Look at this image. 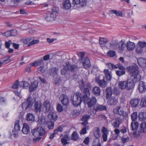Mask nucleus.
Masks as SVG:
<instances>
[{
	"instance_id": "nucleus-1",
	"label": "nucleus",
	"mask_w": 146,
	"mask_h": 146,
	"mask_svg": "<svg viewBox=\"0 0 146 146\" xmlns=\"http://www.w3.org/2000/svg\"><path fill=\"white\" fill-rule=\"evenodd\" d=\"M51 11L48 12L46 14L45 20L48 21H52L55 20L58 15L59 8L57 7H54Z\"/></svg>"
},
{
	"instance_id": "nucleus-2",
	"label": "nucleus",
	"mask_w": 146,
	"mask_h": 146,
	"mask_svg": "<svg viewBox=\"0 0 146 146\" xmlns=\"http://www.w3.org/2000/svg\"><path fill=\"white\" fill-rule=\"evenodd\" d=\"M82 95L81 93L77 92L71 98L72 104L75 106L77 107L82 102Z\"/></svg>"
},
{
	"instance_id": "nucleus-3",
	"label": "nucleus",
	"mask_w": 146,
	"mask_h": 146,
	"mask_svg": "<svg viewBox=\"0 0 146 146\" xmlns=\"http://www.w3.org/2000/svg\"><path fill=\"white\" fill-rule=\"evenodd\" d=\"M121 107L118 106L113 110V112L115 114L122 116L123 117L126 119L128 117V114L127 112L122 110H120Z\"/></svg>"
},
{
	"instance_id": "nucleus-4",
	"label": "nucleus",
	"mask_w": 146,
	"mask_h": 146,
	"mask_svg": "<svg viewBox=\"0 0 146 146\" xmlns=\"http://www.w3.org/2000/svg\"><path fill=\"white\" fill-rule=\"evenodd\" d=\"M33 100L30 96H29L27 99L22 103V108L23 109L26 110L30 108L33 106Z\"/></svg>"
},
{
	"instance_id": "nucleus-5",
	"label": "nucleus",
	"mask_w": 146,
	"mask_h": 146,
	"mask_svg": "<svg viewBox=\"0 0 146 146\" xmlns=\"http://www.w3.org/2000/svg\"><path fill=\"white\" fill-rule=\"evenodd\" d=\"M33 105L34 111L35 112L40 113L41 111L42 104L39 101L37 100L34 98Z\"/></svg>"
},
{
	"instance_id": "nucleus-6",
	"label": "nucleus",
	"mask_w": 146,
	"mask_h": 146,
	"mask_svg": "<svg viewBox=\"0 0 146 146\" xmlns=\"http://www.w3.org/2000/svg\"><path fill=\"white\" fill-rule=\"evenodd\" d=\"M63 106H67L70 103V100L68 97L65 94L61 95L59 98Z\"/></svg>"
},
{
	"instance_id": "nucleus-7",
	"label": "nucleus",
	"mask_w": 146,
	"mask_h": 146,
	"mask_svg": "<svg viewBox=\"0 0 146 146\" xmlns=\"http://www.w3.org/2000/svg\"><path fill=\"white\" fill-rule=\"evenodd\" d=\"M127 69L129 72L131 74V75L138 73L139 72L138 66L136 64L127 67Z\"/></svg>"
},
{
	"instance_id": "nucleus-8",
	"label": "nucleus",
	"mask_w": 146,
	"mask_h": 146,
	"mask_svg": "<svg viewBox=\"0 0 146 146\" xmlns=\"http://www.w3.org/2000/svg\"><path fill=\"white\" fill-rule=\"evenodd\" d=\"M96 82L97 83L98 85L102 88H104L107 86V82L105 81L104 78V77L102 80L100 79L99 76H96Z\"/></svg>"
},
{
	"instance_id": "nucleus-9",
	"label": "nucleus",
	"mask_w": 146,
	"mask_h": 146,
	"mask_svg": "<svg viewBox=\"0 0 146 146\" xmlns=\"http://www.w3.org/2000/svg\"><path fill=\"white\" fill-rule=\"evenodd\" d=\"M122 122V119L120 117H117L113 120L112 125L114 128H118Z\"/></svg>"
},
{
	"instance_id": "nucleus-10",
	"label": "nucleus",
	"mask_w": 146,
	"mask_h": 146,
	"mask_svg": "<svg viewBox=\"0 0 146 146\" xmlns=\"http://www.w3.org/2000/svg\"><path fill=\"white\" fill-rule=\"evenodd\" d=\"M138 89L139 92L141 93H144L146 91V84L142 81L139 82L138 85Z\"/></svg>"
},
{
	"instance_id": "nucleus-11",
	"label": "nucleus",
	"mask_w": 146,
	"mask_h": 146,
	"mask_svg": "<svg viewBox=\"0 0 146 146\" xmlns=\"http://www.w3.org/2000/svg\"><path fill=\"white\" fill-rule=\"evenodd\" d=\"M65 67L67 68L68 70L73 72H76L78 70L76 65L75 64H71L68 62H66Z\"/></svg>"
},
{
	"instance_id": "nucleus-12",
	"label": "nucleus",
	"mask_w": 146,
	"mask_h": 146,
	"mask_svg": "<svg viewBox=\"0 0 146 146\" xmlns=\"http://www.w3.org/2000/svg\"><path fill=\"white\" fill-rule=\"evenodd\" d=\"M83 67L86 69H88L90 67L91 63L88 57H86L82 60Z\"/></svg>"
},
{
	"instance_id": "nucleus-13",
	"label": "nucleus",
	"mask_w": 146,
	"mask_h": 146,
	"mask_svg": "<svg viewBox=\"0 0 146 146\" xmlns=\"http://www.w3.org/2000/svg\"><path fill=\"white\" fill-rule=\"evenodd\" d=\"M44 106L43 109L45 110V112H48L50 111L52 108V106L50 101L48 100H46L43 104Z\"/></svg>"
},
{
	"instance_id": "nucleus-14",
	"label": "nucleus",
	"mask_w": 146,
	"mask_h": 146,
	"mask_svg": "<svg viewBox=\"0 0 146 146\" xmlns=\"http://www.w3.org/2000/svg\"><path fill=\"white\" fill-rule=\"evenodd\" d=\"M94 135L96 137V139L94 140V142H100L99 138L100 137V130L98 127H96L95 128Z\"/></svg>"
},
{
	"instance_id": "nucleus-15",
	"label": "nucleus",
	"mask_w": 146,
	"mask_h": 146,
	"mask_svg": "<svg viewBox=\"0 0 146 146\" xmlns=\"http://www.w3.org/2000/svg\"><path fill=\"white\" fill-rule=\"evenodd\" d=\"M102 133V138L104 141H106L107 140L108 135L109 133V131L108 129L105 127L103 126L101 130Z\"/></svg>"
},
{
	"instance_id": "nucleus-16",
	"label": "nucleus",
	"mask_w": 146,
	"mask_h": 146,
	"mask_svg": "<svg viewBox=\"0 0 146 146\" xmlns=\"http://www.w3.org/2000/svg\"><path fill=\"white\" fill-rule=\"evenodd\" d=\"M140 102V99L138 98H134L131 99L129 104L132 107L135 108L138 106Z\"/></svg>"
},
{
	"instance_id": "nucleus-17",
	"label": "nucleus",
	"mask_w": 146,
	"mask_h": 146,
	"mask_svg": "<svg viewBox=\"0 0 146 146\" xmlns=\"http://www.w3.org/2000/svg\"><path fill=\"white\" fill-rule=\"evenodd\" d=\"M97 100L94 96H93L87 102L88 107L89 108L93 107L96 104Z\"/></svg>"
},
{
	"instance_id": "nucleus-18",
	"label": "nucleus",
	"mask_w": 146,
	"mask_h": 146,
	"mask_svg": "<svg viewBox=\"0 0 146 146\" xmlns=\"http://www.w3.org/2000/svg\"><path fill=\"white\" fill-rule=\"evenodd\" d=\"M94 108L96 112L105 111L107 109V108L105 106L98 104H96Z\"/></svg>"
},
{
	"instance_id": "nucleus-19",
	"label": "nucleus",
	"mask_w": 146,
	"mask_h": 146,
	"mask_svg": "<svg viewBox=\"0 0 146 146\" xmlns=\"http://www.w3.org/2000/svg\"><path fill=\"white\" fill-rule=\"evenodd\" d=\"M92 88V85L89 83H87L85 84V87L83 90V93L84 94H87L88 96H90V92L89 89Z\"/></svg>"
},
{
	"instance_id": "nucleus-20",
	"label": "nucleus",
	"mask_w": 146,
	"mask_h": 146,
	"mask_svg": "<svg viewBox=\"0 0 146 146\" xmlns=\"http://www.w3.org/2000/svg\"><path fill=\"white\" fill-rule=\"evenodd\" d=\"M141 78V76L138 73L137 74H133L131 76V78L130 79L131 80H132L133 82H136L139 81Z\"/></svg>"
},
{
	"instance_id": "nucleus-21",
	"label": "nucleus",
	"mask_w": 146,
	"mask_h": 146,
	"mask_svg": "<svg viewBox=\"0 0 146 146\" xmlns=\"http://www.w3.org/2000/svg\"><path fill=\"white\" fill-rule=\"evenodd\" d=\"M135 84L132 80L128 79L127 81L126 90H129L133 88Z\"/></svg>"
},
{
	"instance_id": "nucleus-22",
	"label": "nucleus",
	"mask_w": 146,
	"mask_h": 146,
	"mask_svg": "<svg viewBox=\"0 0 146 146\" xmlns=\"http://www.w3.org/2000/svg\"><path fill=\"white\" fill-rule=\"evenodd\" d=\"M118 102V98L116 97L113 96L108 100V103L110 105H116Z\"/></svg>"
},
{
	"instance_id": "nucleus-23",
	"label": "nucleus",
	"mask_w": 146,
	"mask_h": 146,
	"mask_svg": "<svg viewBox=\"0 0 146 146\" xmlns=\"http://www.w3.org/2000/svg\"><path fill=\"white\" fill-rule=\"evenodd\" d=\"M126 47L128 50L130 51L132 50L135 47V44L133 42L128 41L126 44Z\"/></svg>"
},
{
	"instance_id": "nucleus-24",
	"label": "nucleus",
	"mask_w": 146,
	"mask_h": 146,
	"mask_svg": "<svg viewBox=\"0 0 146 146\" xmlns=\"http://www.w3.org/2000/svg\"><path fill=\"white\" fill-rule=\"evenodd\" d=\"M92 92L93 94L96 96H99L100 95L101 90L98 87L95 86L93 88Z\"/></svg>"
},
{
	"instance_id": "nucleus-25",
	"label": "nucleus",
	"mask_w": 146,
	"mask_h": 146,
	"mask_svg": "<svg viewBox=\"0 0 146 146\" xmlns=\"http://www.w3.org/2000/svg\"><path fill=\"white\" fill-rule=\"evenodd\" d=\"M38 85V82L36 81H35L33 82H32L31 85L29 87L30 91L32 92L35 90L37 87Z\"/></svg>"
},
{
	"instance_id": "nucleus-26",
	"label": "nucleus",
	"mask_w": 146,
	"mask_h": 146,
	"mask_svg": "<svg viewBox=\"0 0 146 146\" xmlns=\"http://www.w3.org/2000/svg\"><path fill=\"white\" fill-rule=\"evenodd\" d=\"M22 132L23 133L27 134L30 132V129L28 125L26 123H24L22 129Z\"/></svg>"
},
{
	"instance_id": "nucleus-27",
	"label": "nucleus",
	"mask_w": 146,
	"mask_h": 146,
	"mask_svg": "<svg viewBox=\"0 0 146 146\" xmlns=\"http://www.w3.org/2000/svg\"><path fill=\"white\" fill-rule=\"evenodd\" d=\"M137 63L141 67L144 68L145 65L146 63V60L141 58H139L137 59Z\"/></svg>"
},
{
	"instance_id": "nucleus-28",
	"label": "nucleus",
	"mask_w": 146,
	"mask_h": 146,
	"mask_svg": "<svg viewBox=\"0 0 146 146\" xmlns=\"http://www.w3.org/2000/svg\"><path fill=\"white\" fill-rule=\"evenodd\" d=\"M48 117L50 119L54 121L57 119V118L56 113L52 111H50L48 115Z\"/></svg>"
},
{
	"instance_id": "nucleus-29",
	"label": "nucleus",
	"mask_w": 146,
	"mask_h": 146,
	"mask_svg": "<svg viewBox=\"0 0 146 146\" xmlns=\"http://www.w3.org/2000/svg\"><path fill=\"white\" fill-rule=\"evenodd\" d=\"M127 81H121L118 83V87L121 90L126 89Z\"/></svg>"
},
{
	"instance_id": "nucleus-30",
	"label": "nucleus",
	"mask_w": 146,
	"mask_h": 146,
	"mask_svg": "<svg viewBox=\"0 0 146 146\" xmlns=\"http://www.w3.org/2000/svg\"><path fill=\"white\" fill-rule=\"evenodd\" d=\"M113 93L111 87L107 88L106 90V98L107 99L110 98L111 96Z\"/></svg>"
},
{
	"instance_id": "nucleus-31",
	"label": "nucleus",
	"mask_w": 146,
	"mask_h": 146,
	"mask_svg": "<svg viewBox=\"0 0 146 146\" xmlns=\"http://www.w3.org/2000/svg\"><path fill=\"white\" fill-rule=\"evenodd\" d=\"M104 72L107 80L109 81L110 80L111 78V75L108 70L105 69L104 70Z\"/></svg>"
},
{
	"instance_id": "nucleus-32",
	"label": "nucleus",
	"mask_w": 146,
	"mask_h": 146,
	"mask_svg": "<svg viewBox=\"0 0 146 146\" xmlns=\"http://www.w3.org/2000/svg\"><path fill=\"white\" fill-rule=\"evenodd\" d=\"M58 70V68L56 67H52L49 69L50 73L53 76L57 74Z\"/></svg>"
},
{
	"instance_id": "nucleus-33",
	"label": "nucleus",
	"mask_w": 146,
	"mask_h": 146,
	"mask_svg": "<svg viewBox=\"0 0 146 146\" xmlns=\"http://www.w3.org/2000/svg\"><path fill=\"white\" fill-rule=\"evenodd\" d=\"M63 7L66 9H68L71 7V4L69 0H66L63 3Z\"/></svg>"
},
{
	"instance_id": "nucleus-34",
	"label": "nucleus",
	"mask_w": 146,
	"mask_h": 146,
	"mask_svg": "<svg viewBox=\"0 0 146 146\" xmlns=\"http://www.w3.org/2000/svg\"><path fill=\"white\" fill-rule=\"evenodd\" d=\"M44 62L42 59L39 60L37 61H35L31 64L32 66H37L41 64H43Z\"/></svg>"
},
{
	"instance_id": "nucleus-35",
	"label": "nucleus",
	"mask_w": 146,
	"mask_h": 146,
	"mask_svg": "<svg viewBox=\"0 0 146 146\" xmlns=\"http://www.w3.org/2000/svg\"><path fill=\"white\" fill-rule=\"evenodd\" d=\"M146 132V123L143 122L141 123L140 126V132L144 133Z\"/></svg>"
},
{
	"instance_id": "nucleus-36",
	"label": "nucleus",
	"mask_w": 146,
	"mask_h": 146,
	"mask_svg": "<svg viewBox=\"0 0 146 146\" xmlns=\"http://www.w3.org/2000/svg\"><path fill=\"white\" fill-rule=\"evenodd\" d=\"M79 138L78 134L76 131H74L72 134L71 139L74 141L78 140Z\"/></svg>"
},
{
	"instance_id": "nucleus-37",
	"label": "nucleus",
	"mask_w": 146,
	"mask_h": 146,
	"mask_svg": "<svg viewBox=\"0 0 146 146\" xmlns=\"http://www.w3.org/2000/svg\"><path fill=\"white\" fill-rule=\"evenodd\" d=\"M38 133H39V136H43L46 133L45 129L41 127H38Z\"/></svg>"
},
{
	"instance_id": "nucleus-38",
	"label": "nucleus",
	"mask_w": 146,
	"mask_h": 146,
	"mask_svg": "<svg viewBox=\"0 0 146 146\" xmlns=\"http://www.w3.org/2000/svg\"><path fill=\"white\" fill-rule=\"evenodd\" d=\"M35 116L32 113H29L27 115L26 119L28 121H33L35 119Z\"/></svg>"
},
{
	"instance_id": "nucleus-39",
	"label": "nucleus",
	"mask_w": 146,
	"mask_h": 146,
	"mask_svg": "<svg viewBox=\"0 0 146 146\" xmlns=\"http://www.w3.org/2000/svg\"><path fill=\"white\" fill-rule=\"evenodd\" d=\"M131 126L132 130H135L138 128L139 123L137 122H132L131 123Z\"/></svg>"
},
{
	"instance_id": "nucleus-40",
	"label": "nucleus",
	"mask_w": 146,
	"mask_h": 146,
	"mask_svg": "<svg viewBox=\"0 0 146 146\" xmlns=\"http://www.w3.org/2000/svg\"><path fill=\"white\" fill-rule=\"evenodd\" d=\"M99 43L100 45L104 44L107 43L109 40L106 38L100 37Z\"/></svg>"
},
{
	"instance_id": "nucleus-41",
	"label": "nucleus",
	"mask_w": 146,
	"mask_h": 146,
	"mask_svg": "<svg viewBox=\"0 0 146 146\" xmlns=\"http://www.w3.org/2000/svg\"><path fill=\"white\" fill-rule=\"evenodd\" d=\"M110 12L111 14H115L117 16L122 17V12L120 11L112 10L110 11Z\"/></svg>"
},
{
	"instance_id": "nucleus-42",
	"label": "nucleus",
	"mask_w": 146,
	"mask_h": 146,
	"mask_svg": "<svg viewBox=\"0 0 146 146\" xmlns=\"http://www.w3.org/2000/svg\"><path fill=\"white\" fill-rule=\"evenodd\" d=\"M125 46H126V44L122 40L119 43V49L121 51H123Z\"/></svg>"
},
{
	"instance_id": "nucleus-43",
	"label": "nucleus",
	"mask_w": 146,
	"mask_h": 146,
	"mask_svg": "<svg viewBox=\"0 0 146 146\" xmlns=\"http://www.w3.org/2000/svg\"><path fill=\"white\" fill-rule=\"evenodd\" d=\"M139 119L141 120H144L146 118V113L145 112H141L139 114Z\"/></svg>"
},
{
	"instance_id": "nucleus-44",
	"label": "nucleus",
	"mask_w": 146,
	"mask_h": 146,
	"mask_svg": "<svg viewBox=\"0 0 146 146\" xmlns=\"http://www.w3.org/2000/svg\"><path fill=\"white\" fill-rule=\"evenodd\" d=\"M19 120H16L15 121L14 129L17 131H20V126L19 125Z\"/></svg>"
},
{
	"instance_id": "nucleus-45",
	"label": "nucleus",
	"mask_w": 146,
	"mask_h": 146,
	"mask_svg": "<svg viewBox=\"0 0 146 146\" xmlns=\"http://www.w3.org/2000/svg\"><path fill=\"white\" fill-rule=\"evenodd\" d=\"M140 105L141 107H146V96H144L142 98Z\"/></svg>"
},
{
	"instance_id": "nucleus-46",
	"label": "nucleus",
	"mask_w": 146,
	"mask_h": 146,
	"mask_svg": "<svg viewBox=\"0 0 146 146\" xmlns=\"http://www.w3.org/2000/svg\"><path fill=\"white\" fill-rule=\"evenodd\" d=\"M125 70H117L115 72L116 75L119 76H121L125 73Z\"/></svg>"
},
{
	"instance_id": "nucleus-47",
	"label": "nucleus",
	"mask_w": 146,
	"mask_h": 146,
	"mask_svg": "<svg viewBox=\"0 0 146 146\" xmlns=\"http://www.w3.org/2000/svg\"><path fill=\"white\" fill-rule=\"evenodd\" d=\"M79 87L80 89L81 90H83L84 88L85 87V84L84 82L82 80H80L79 82Z\"/></svg>"
},
{
	"instance_id": "nucleus-48",
	"label": "nucleus",
	"mask_w": 146,
	"mask_h": 146,
	"mask_svg": "<svg viewBox=\"0 0 146 146\" xmlns=\"http://www.w3.org/2000/svg\"><path fill=\"white\" fill-rule=\"evenodd\" d=\"M137 112L136 111L134 112L131 115V118L132 121H135L137 118Z\"/></svg>"
},
{
	"instance_id": "nucleus-49",
	"label": "nucleus",
	"mask_w": 146,
	"mask_h": 146,
	"mask_svg": "<svg viewBox=\"0 0 146 146\" xmlns=\"http://www.w3.org/2000/svg\"><path fill=\"white\" fill-rule=\"evenodd\" d=\"M87 3V1L86 0H81L80 1L78 5L79 7H85Z\"/></svg>"
},
{
	"instance_id": "nucleus-50",
	"label": "nucleus",
	"mask_w": 146,
	"mask_h": 146,
	"mask_svg": "<svg viewBox=\"0 0 146 146\" xmlns=\"http://www.w3.org/2000/svg\"><path fill=\"white\" fill-rule=\"evenodd\" d=\"M90 117V116L88 114L84 115L82 116L81 121H88Z\"/></svg>"
},
{
	"instance_id": "nucleus-51",
	"label": "nucleus",
	"mask_w": 146,
	"mask_h": 146,
	"mask_svg": "<svg viewBox=\"0 0 146 146\" xmlns=\"http://www.w3.org/2000/svg\"><path fill=\"white\" fill-rule=\"evenodd\" d=\"M47 125L49 129H52L54 126V123L53 121H49L47 122Z\"/></svg>"
},
{
	"instance_id": "nucleus-52",
	"label": "nucleus",
	"mask_w": 146,
	"mask_h": 146,
	"mask_svg": "<svg viewBox=\"0 0 146 146\" xmlns=\"http://www.w3.org/2000/svg\"><path fill=\"white\" fill-rule=\"evenodd\" d=\"M32 40L31 37H29L26 39H23L21 40V41L25 44H27Z\"/></svg>"
},
{
	"instance_id": "nucleus-53",
	"label": "nucleus",
	"mask_w": 146,
	"mask_h": 146,
	"mask_svg": "<svg viewBox=\"0 0 146 146\" xmlns=\"http://www.w3.org/2000/svg\"><path fill=\"white\" fill-rule=\"evenodd\" d=\"M31 133L32 135L35 137H37L39 136L38 131V127L36 129H33L31 131Z\"/></svg>"
},
{
	"instance_id": "nucleus-54",
	"label": "nucleus",
	"mask_w": 146,
	"mask_h": 146,
	"mask_svg": "<svg viewBox=\"0 0 146 146\" xmlns=\"http://www.w3.org/2000/svg\"><path fill=\"white\" fill-rule=\"evenodd\" d=\"M89 127H86L83 128L80 131V135H83L87 133L86 130L89 129Z\"/></svg>"
},
{
	"instance_id": "nucleus-55",
	"label": "nucleus",
	"mask_w": 146,
	"mask_h": 146,
	"mask_svg": "<svg viewBox=\"0 0 146 146\" xmlns=\"http://www.w3.org/2000/svg\"><path fill=\"white\" fill-rule=\"evenodd\" d=\"M112 92L115 95H118L120 94L119 89L117 87L114 88Z\"/></svg>"
},
{
	"instance_id": "nucleus-56",
	"label": "nucleus",
	"mask_w": 146,
	"mask_h": 146,
	"mask_svg": "<svg viewBox=\"0 0 146 146\" xmlns=\"http://www.w3.org/2000/svg\"><path fill=\"white\" fill-rule=\"evenodd\" d=\"M115 52L114 50H110L107 52V55L109 57H113L115 56Z\"/></svg>"
},
{
	"instance_id": "nucleus-57",
	"label": "nucleus",
	"mask_w": 146,
	"mask_h": 146,
	"mask_svg": "<svg viewBox=\"0 0 146 146\" xmlns=\"http://www.w3.org/2000/svg\"><path fill=\"white\" fill-rule=\"evenodd\" d=\"M39 42V40H33L30 41L28 45V46H29L31 45L35 44L38 43Z\"/></svg>"
},
{
	"instance_id": "nucleus-58",
	"label": "nucleus",
	"mask_w": 146,
	"mask_h": 146,
	"mask_svg": "<svg viewBox=\"0 0 146 146\" xmlns=\"http://www.w3.org/2000/svg\"><path fill=\"white\" fill-rule=\"evenodd\" d=\"M96 112H97L95 110L94 108L93 109L89 110L88 112L89 114L92 115H94L96 113Z\"/></svg>"
},
{
	"instance_id": "nucleus-59",
	"label": "nucleus",
	"mask_w": 146,
	"mask_h": 146,
	"mask_svg": "<svg viewBox=\"0 0 146 146\" xmlns=\"http://www.w3.org/2000/svg\"><path fill=\"white\" fill-rule=\"evenodd\" d=\"M135 50L137 54H139L142 52L143 50L142 48L138 45L137 46Z\"/></svg>"
},
{
	"instance_id": "nucleus-60",
	"label": "nucleus",
	"mask_w": 146,
	"mask_h": 146,
	"mask_svg": "<svg viewBox=\"0 0 146 146\" xmlns=\"http://www.w3.org/2000/svg\"><path fill=\"white\" fill-rule=\"evenodd\" d=\"M19 86V81L16 80L12 85V88L13 89H16L18 88Z\"/></svg>"
},
{
	"instance_id": "nucleus-61",
	"label": "nucleus",
	"mask_w": 146,
	"mask_h": 146,
	"mask_svg": "<svg viewBox=\"0 0 146 146\" xmlns=\"http://www.w3.org/2000/svg\"><path fill=\"white\" fill-rule=\"evenodd\" d=\"M56 109L59 112H61L63 110L62 106L60 104H58L56 106Z\"/></svg>"
},
{
	"instance_id": "nucleus-62",
	"label": "nucleus",
	"mask_w": 146,
	"mask_h": 146,
	"mask_svg": "<svg viewBox=\"0 0 146 146\" xmlns=\"http://www.w3.org/2000/svg\"><path fill=\"white\" fill-rule=\"evenodd\" d=\"M85 54V53L84 52H80L78 53V55L80 57V59L82 60L84 59L83 57L84 56Z\"/></svg>"
},
{
	"instance_id": "nucleus-63",
	"label": "nucleus",
	"mask_w": 146,
	"mask_h": 146,
	"mask_svg": "<svg viewBox=\"0 0 146 146\" xmlns=\"http://www.w3.org/2000/svg\"><path fill=\"white\" fill-rule=\"evenodd\" d=\"M62 128L61 126L58 127L54 131V133H57L58 132H62Z\"/></svg>"
},
{
	"instance_id": "nucleus-64",
	"label": "nucleus",
	"mask_w": 146,
	"mask_h": 146,
	"mask_svg": "<svg viewBox=\"0 0 146 146\" xmlns=\"http://www.w3.org/2000/svg\"><path fill=\"white\" fill-rule=\"evenodd\" d=\"M17 131L13 129L12 131V135L15 138H17L18 136V131Z\"/></svg>"
}]
</instances>
